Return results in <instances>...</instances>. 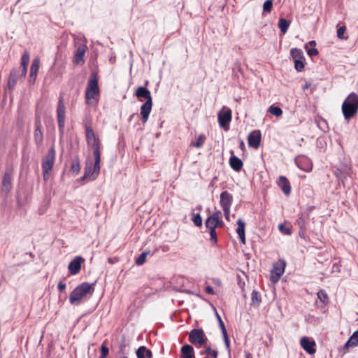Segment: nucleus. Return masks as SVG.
<instances>
[{
	"label": "nucleus",
	"mask_w": 358,
	"mask_h": 358,
	"mask_svg": "<svg viewBox=\"0 0 358 358\" xmlns=\"http://www.w3.org/2000/svg\"><path fill=\"white\" fill-rule=\"evenodd\" d=\"M94 291L92 284L83 282L78 285L70 294L69 301L71 304L78 306L84 298L88 294L92 295Z\"/></svg>",
	"instance_id": "nucleus-1"
},
{
	"label": "nucleus",
	"mask_w": 358,
	"mask_h": 358,
	"mask_svg": "<svg viewBox=\"0 0 358 358\" xmlns=\"http://www.w3.org/2000/svg\"><path fill=\"white\" fill-rule=\"evenodd\" d=\"M341 110L345 120L353 118L358 112V95L351 92L344 100Z\"/></svg>",
	"instance_id": "nucleus-2"
},
{
	"label": "nucleus",
	"mask_w": 358,
	"mask_h": 358,
	"mask_svg": "<svg viewBox=\"0 0 358 358\" xmlns=\"http://www.w3.org/2000/svg\"><path fill=\"white\" fill-rule=\"evenodd\" d=\"M99 95V89L98 86V80L94 74H92L88 81L85 99L87 105H95L98 102V96Z\"/></svg>",
	"instance_id": "nucleus-3"
},
{
	"label": "nucleus",
	"mask_w": 358,
	"mask_h": 358,
	"mask_svg": "<svg viewBox=\"0 0 358 358\" xmlns=\"http://www.w3.org/2000/svg\"><path fill=\"white\" fill-rule=\"evenodd\" d=\"M94 162L93 165V170L92 163H87L85 168V173L82 178V180L89 178L90 180H95L100 172V162H101V152L94 153Z\"/></svg>",
	"instance_id": "nucleus-4"
},
{
	"label": "nucleus",
	"mask_w": 358,
	"mask_h": 358,
	"mask_svg": "<svg viewBox=\"0 0 358 358\" xmlns=\"http://www.w3.org/2000/svg\"><path fill=\"white\" fill-rule=\"evenodd\" d=\"M85 127L87 143L93 148V154L101 152L100 140L96 137L92 127L85 124Z\"/></svg>",
	"instance_id": "nucleus-5"
},
{
	"label": "nucleus",
	"mask_w": 358,
	"mask_h": 358,
	"mask_svg": "<svg viewBox=\"0 0 358 358\" xmlns=\"http://www.w3.org/2000/svg\"><path fill=\"white\" fill-rule=\"evenodd\" d=\"M208 341L202 329H193L189 333V341L194 345H203Z\"/></svg>",
	"instance_id": "nucleus-6"
},
{
	"label": "nucleus",
	"mask_w": 358,
	"mask_h": 358,
	"mask_svg": "<svg viewBox=\"0 0 358 358\" xmlns=\"http://www.w3.org/2000/svg\"><path fill=\"white\" fill-rule=\"evenodd\" d=\"M286 266V262L284 259H280L277 262L273 264V269L271 273V281L273 283H276L279 281L281 275L285 272Z\"/></svg>",
	"instance_id": "nucleus-7"
},
{
	"label": "nucleus",
	"mask_w": 358,
	"mask_h": 358,
	"mask_svg": "<svg viewBox=\"0 0 358 358\" xmlns=\"http://www.w3.org/2000/svg\"><path fill=\"white\" fill-rule=\"evenodd\" d=\"M232 112L229 108L224 106L218 113V122L220 126L224 130L229 129V124L231 121Z\"/></svg>",
	"instance_id": "nucleus-8"
},
{
	"label": "nucleus",
	"mask_w": 358,
	"mask_h": 358,
	"mask_svg": "<svg viewBox=\"0 0 358 358\" xmlns=\"http://www.w3.org/2000/svg\"><path fill=\"white\" fill-rule=\"evenodd\" d=\"M221 211L218 210L213 213L210 217L206 220V227L209 229H215L217 227L222 225L221 220Z\"/></svg>",
	"instance_id": "nucleus-9"
},
{
	"label": "nucleus",
	"mask_w": 358,
	"mask_h": 358,
	"mask_svg": "<svg viewBox=\"0 0 358 358\" xmlns=\"http://www.w3.org/2000/svg\"><path fill=\"white\" fill-rule=\"evenodd\" d=\"M57 120H58V126L61 131H62L64 128L65 124V106L64 103V97L63 96H60L58 101V106L57 109Z\"/></svg>",
	"instance_id": "nucleus-10"
},
{
	"label": "nucleus",
	"mask_w": 358,
	"mask_h": 358,
	"mask_svg": "<svg viewBox=\"0 0 358 358\" xmlns=\"http://www.w3.org/2000/svg\"><path fill=\"white\" fill-rule=\"evenodd\" d=\"M55 158V151L53 148H50L43 159L42 169L45 172L52 169Z\"/></svg>",
	"instance_id": "nucleus-11"
},
{
	"label": "nucleus",
	"mask_w": 358,
	"mask_h": 358,
	"mask_svg": "<svg viewBox=\"0 0 358 358\" xmlns=\"http://www.w3.org/2000/svg\"><path fill=\"white\" fill-rule=\"evenodd\" d=\"M85 259L80 257H76L72 261L70 262L68 266V269L71 275L78 274L81 269V264L84 262Z\"/></svg>",
	"instance_id": "nucleus-12"
},
{
	"label": "nucleus",
	"mask_w": 358,
	"mask_h": 358,
	"mask_svg": "<svg viewBox=\"0 0 358 358\" xmlns=\"http://www.w3.org/2000/svg\"><path fill=\"white\" fill-rule=\"evenodd\" d=\"M87 50L85 44L80 45L74 55L73 62L78 65H83L85 63L84 56Z\"/></svg>",
	"instance_id": "nucleus-13"
},
{
	"label": "nucleus",
	"mask_w": 358,
	"mask_h": 358,
	"mask_svg": "<svg viewBox=\"0 0 358 358\" xmlns=\"http://www.w3.org/2000/svg\"><path fill=\"white\" fill-rule=\"evenodd\" d=\"M248 145L250 147L257 148L261 142V133L259 130H254L250 132L248 138Z\"/></svg>",
	"instance_id": "nucleus-14"
},
{
	"label": "nucleus",
	"mask_w": 358,
	"mask_h": 358,
	"mask_svg": "<svg viewBox=\"0 0 358 358\" xmlns=\"http://www.w3.org/2000/svg\"><path fill=\"white\" fill-rule=\"evenodd\" d=\"M300 343L303 349L308 354L313 355L315 353V342L313 340L304 336L301 338Z\"/></svg>",
	"instance_id": "nucleus-15"
},
{
	"label": "nucleus",
	"mask_w": 358,
	"mask_h": 358,
	"mask_svg": "<svg viewBox=\"0 0 358 358\" xmlns=\"http://www.w3.org/2000/svg\"><path fill=\"white\" fill-rule=\"evenodd\" d=\"M152 101L146 100L141 108V120L143 123H145L149 117L150 113L152 110Z\"/></svg>",
	"instance_id": "nucleus-16"
},
{
	"label": "nucleus",
	"mask_w": 358,
	"mask_h": 358,
	"mask_svg": "<svg viewBox=\"0 0 358 358\" xmlns=\"http://www.w3.org/2000/svg\"><path fill=\"white\" fill-rule=\"evenodd\" d=\"M34 141L37 145H41L43 142V135L41 130V124L40 117H36V128L34 130Z\"/></svg>",
	"instance_id": "nucleus-17"
},
{
	"label": "nucleus",
	"mask_w": 358,
	"mask_h": 358,
	"mask_svg": "<svg viewBox=\"0 0 358 358\" xmlns=\"http://www.w3.org/2000/svg\"><path fill=\"white\" fill-rule=\"evenodd\" d=\"M296 164L297 166L306 171V172H310L313 169V164L310 161L309 159L306 157H300L296 159Z\"/></svg>",
	"instance_id": "nucleus-18"
},
{
	"label": "nucleus",
	"mask_w": 358,
	"mask_h": 358,
	"mask_svg": "<svg viewBox=\"0 0 358 358\" xmlns=\"http://www.w3.org/2000/svg\"><path fill=\"white\" fill-rule=\"evenodd\" d=\"M233 202L232 195L227 191H224L220 194V203L222 208H231Z\"/></svg>",
	"instance_id": "nucleus-19"
},
{
	"label": "nucleus",
	"mask_w": 358,
	"mask_h": 358,
	"mask_svg": "<svg viewBox=\"0 0 358 358\" xmlns=\"http://www.w3.org/2000/svg\"><path fill=\"white\" fill-rule=\"evenodd\" d=\"M278 185L281 188L284 194L289 196L291 192L290 183L285 176H280L278 180Z\"/></svg>",
	"instance_id": "nucleus-20"
},
{
	"label": "nucleus",
	"mask_w": 358,
	"mask_h": 358,
	"mask_svg": "<svg viewBox=\"0 0 358 358\" xmlns=\"http://www.w3.org/2000/svg\"><path fill=\"white\" fill-rule=\"evenodd\" d=\"M11 181L12 178L10 173H9L8 172H6L3 175L2 180V191L5 192L6 193H8L10 191L12 188Z\"/></svg>",
	"instance_id": "nucleus-21"
},
{
	"label": "nucleus",
	"mask_w": 358,
	"mask_h": 358,
	"mask_svg": "<svg viewBox=\"0 0 358 358\" xmlns=\"http://www.w3.org/2000/svg\"><path fill=\"white\" fill-rule=\"evenodd\" d=\"M237 225H238V227L236 229V232L238 235L241 242L243 244H245V224L241 219H238L237 220Z\"/></svg>",
	"instance_id": "nucleus-22"
},
{
	"label": "nucleus",
	"mask_w": 358,
	"mask_h": 358,
	"mask_svg": "<svg viewBox=\"0 0 358 358\" xmlns=\"http://www.w3.org/2000/svg\"><path fill=\"white\" fill-rule=\"evenodd\" d=\"M182 358H194V352L192 345L185 344L181 348Z\"/></svg>",
	"instance_id": "nucleus-23"
},
{
	"label": "nucleus",
	"mask_w": 358,
	"mask_h": 358,
	"mask_svg": "<svg viewBox=\"0 0 358 358\" xmlns=\"http://www.w3.org/2000/svg\"><path fill=\"white\" fill-rule=\"evenodd\" d=\"M230 166L236 171H240L243 167V162L236 156H231L229 159Z\"/></svg>",
	"instance_id": "nucleus-24"
},
{
	"label": "nucleus",
	"mask_w": 358,
	"mask_h": 358,
	"mask_svg": "<svg viewBox=\"0 0 358 358\" xmlns=\"http://www.w3.org/2000/svg\"><path fill=\"white\" fill-rule=\"evenodd\" d=\"M39 65H40L39 59H34L31 64V66L30 74H29L30 79L31 80L32 79L34 81L36 78L37 73H38V71L39 69Z\"/></svg>",
	"instance_id": "nucleus-25"
},
{
	"label": "nucleus",
	"mask_w": 358,
	"mask_h": 358,
	"mask_svg": "<svg viewBox=\"0 0 358 358\" xmlns=\"http://www.w3.org/2000/svg\"><path fill=\"white\" fill-rule=\"evenodd\" d=\"M136 96L137 97H143V98H145L146 100H151L152 101V96H151V94H150V92L145 87H138L136 91Z\"/></svg>",
	"instance_id": "nucleus-26"
},
{
	"label": "nucleus",
	"mask_w": 358,
	"mask_h": 358,
	"mask_svg": "<svg viewBox=\"0 0 358 358\" xmlns=\"http://www.w3.org/2000/svg\"><path fill=\"white\" fill-rule=\"evenodd\" d=\"M358 345V329L355 331L344 345L345 348H353Z\"/></svg>",
	"instance_id": "nucleus-27"
},
{
	"label": "nucleus",
	"mask_w": 358,
	"mask_h": 358,
	"mask_svg": "<svg viewBox=\"0 0 358 358\" xmlns=\"http://www.w3.org/2000/svg\"><path fill=\"white\" fill-rule=\"evenodd\" d=\"M138 358H152V352L145 346H141L136 351Z\"/></svg>",
	"instance_id": "nucleus-28"
},
{
	"label": "nucleus",
	"mask_w": 358,
	"mask_h": 358,
	"mask_svg": "<svg viewBox=\"0 0 358 358\" xmlns=\"http://www.w3.org/2000/svg\"><path fill=\"white\" fill-rule=\"evenodd\" d=\"M262 301L261 294L259 292L253 290L251 294V305L258 307Z\"/></svg>",
	"instance_id": "nucleus-29"
},
{
	"label": "nucleus",
	"mask_w": 358,
	"mask_h": 358,
	"mask_svg": "<svg viewBox=\"0 0 358 358\" xmlns=\"http://www.w3.org/2000/svg\"><path fill=\"white\" fill-rule=\"evenodd\" d=\"M290 21L287 20L285 18H280L278 21V27L282 34H285L290 25Z\"/></svg>",
	"instance_id": "nucleus-30"
},
{
	"label": "nucleus",
	"mask_w": 358,
	"mask_h": 358,
	"mask_svg": "<svg viewBox=\"0 0 358 358\" xmlns=\"http://www.w3.org/2000/svg\"><path fill=\"white\" fill-rule=\"evenodd\" d=\"M308 215H305L304 213H301L299 215V218L296 220V223L301 230L306 229V220L308 219Z\"/></svg>",
	"instance_id": "nucleus-31"
},
{
	"label": "nucleus",
	"mask_w": 358,
	"mask_h": 358,
	"mask_svg": "<svg viewBox=\"0 0 358 358\" xmlns=\"http://www.w3.org/2000/svg\"><path fill=\"white\" fill-rule=\"evenodd\" d=\"M290 53L294 61L304 59L303 52L300 49L292 48Z\"/></svg>",
	"instance_id": "nucleus-32"
},
{
	"label": "nucleus",
	"mask_w": 358,
	"mask_h": 358,
	"mask_svg": "<svg viewBox=\"0 0 358 358\" xmlns=\"http://www.w3.org/2000/svg\"><path fill=\"white\" fill-rule=\"evenodd\" d=\"M17 81L16 69H13L9 75L8 79V87L9 88H13Z\"/></svg>",
	"instance_id": "nucleus-33"
},
{
	"label": "nucleus",
	"mask_w": 358,
	"mask_h": 358,
	"mask_svg": "<svg viewBox=\"0 0 358 358\" xmlns=\"http://www.w3.org/2000/svg\"><path fill=\"white\" fill-rule=\"evenodd\" d=\"M268 112L276 116V117H280L282 115V109L278 107V106H274V105H271L269 108H268Z\"/></svg>",
	"instance_id": "nucleus-34"
},
{
	"label": "nucleus",
	"mask_w": 358,
	"mask_h": 358,
	"mask_svg": "<svg viewBox=\"0 0 358 358\" xmlns=\"http://www.w3.org/2000/svg\"><path fill=\"white\" fill-rule=\"evenodd\" d=\"M205 140H206V136L204 135H203V134L199 135L198 136L196 141L192 143V145L195 148H199L203 145Z\"/></svg>",
	"instance_id": "nucleus-35"
},
{
	"label": "nucleus",
	"mask_w": 358,
	"mask_h": 358,
	"mask_svg": "<svg viewBox=\"0 0 358 358\" xmlns=\"http://www.w3.org/2000/svg\"><path fill=\"white\" fill-rule=\"evenodd\" d=\"M150 252L144 251L136 260V264L138 266L143 265L145 262L146 257Z\"/></svg>",
	"instance_id": "nucleus-36"
},
{
	"label": "nucleus",
	"mask_w": 358,
	"mask_h": 358,
	"mask_svg": "<svg viewBox=\"0 0 358 358\" xmlns=\"http://www.w3.org/2000/svg\"><path fill=\"white\" fill-rule=\"evenodd\" d=\"M80 170V163L78 160H73L71 166V171L75 174H78Z\"/></svg>",
	"instance_id": "nucleus-37"
},
{
	"label": "nucleus",
	"mask_w": 358,
	"mask_h": 358,
	"mask_svg": "<svg viewBox=\"0 0 358 358\" xmlns=\"http://www.w3.org/2000/svg\"><path fill=\"white\" fill-rule=\"evenodd\" d=\"M273 6V0H266L263 4V10L264 12L270 13Z\"/></svg>",
	"instance_id": "nucleus-38"
},
{
	"label": "nucleus",
	"mask_w": 358,
	"mask_h": 358,
	"mask_svg": "<svg viewBox=\"0 0 358 358\" xmlns=\"http://www.w3.org/2000/svg\"><path fill=\"white\" fill-rule=\"evenodd\" d=\"M29 62V55L28 52H24L22 57L21 67H27Z\"/></svg>",
	"instance_id": "nucleus-39"
},
{
	"label": "nucleus",
	"mask_w": 358,
	"mask_h": 358,
	"mask_svg": "<svg viewBox=\"0 0 358 358\" xmlns=\"http://www.w3.org/2000/svg\"><path fill=\"white\" fill-rule=\"evenodd\" d=\"M205 352L208 355H210L213 358H217L218 355V352L215 350H212L210 346L205 347Z\"/></svg>",
	"instance_id": "nucleus-40"
},
{
	"label": "nucleus",
	"mask_w": 358,
	"mask_h": 358,
	"mask_svg": "<svg viewBox=\"0 0 358 358\" xmlns=\"http://www.w3.org/2000/svg\"><path fill=\"white\" fill-rule=\"evenodd\" d=\"M192 222L197 227H201L202 225V218L200 214H194L192 217Z\"/></svg>",
	"instance_id": "nucleus-41"
},
{
	"label": "nucleus",
	"mask_w": 358,
	"mask_h": 358,
	"mask_svg": "<svg viewBox=\"0 0 358 358\" xmlns=\"http://www.w3.org/2000/svg\"><path fill=\"white\" fill-rule=\"evenodd\" d=\"M318 299L323 303H325L328 300L327 294L324 290H320L317 292Z\"/></svg>",
	"instance_id": "nucleus-42"
},
{
	"label": "nucleus",
	"mask_w": 358,
	"mask_h": 358,
	"mask_svg": "<svg viewBox=\"0 0 358 358\" xmlns=\"http://www.w3.org/2000/svg\"><path fill=\"white\" fill-rule=\"evenodd\" d=\"M109 349L103 343L101 346V355L99 358H106L108 355Z\"/></svg>",
	"instance_id": "nucleus-43"
},
{
	"label": "nucleus",
	"mask_w": 358,
	"mask_h": 358,
	"mask_svg": "<svg viewBox=\"0 0 358 358\" xmlns=\"http://www.w3.org/2000/svg\"><path fill=\"white\" fill-rule=\"evenodd\" d=\"M304 59L296 60L294 62V67L297 71H301L304 69Z\"/></svg>",
	"instance_id": "nucleus-44"
},
{
	"label": "nucleus",
	"mask_w": 358,
	"mask_h": 358,
	"mask_svg": "<svg viewBox=\"0 0 358 358\" xmlns=\"http://www.w3.org/2000/svg\"><path fill=\"white\" fill-rule=\"evenodd\" d=\"M346 30V27L345 26H342L339 27L337 30V36L338 38L341 39H345L347 38V37L344 36L345 31Z\"/></svg>",
	"instance_id": "nucleus-45"
},
{
	"label": "nucleus",
	"mask_w": 358,
	"mask_h": 358,
	"mask_svg": "<svg viewBox=\"0 0 358 358\" xmlns=\"http://www.w3.org/2000/svg\"><path fill=\"white\" fill-rule=\"evenodd\" d=\"M278 229L282 233L286 235H290L292 234L291 229L289 228H286L283 224H279Z\"/></svg>",
	"instance_id": "nucleus-46"
},
{
	"label": "nucleus",
	"mask_w": 358,
	"mask_h": 358,
	"mask_svg": "<svg viewBox=\"0 0 358 358\" xmlns=\"http://www.w3.org/2000/svg\"><path fill=\"white\" fill-rule=\"evenodd\" d=\"M216 317L217 318V320L219 322V326L221 329L222 333L226 334L227 330H226L223 321L222 320L221 317L219 315V314L217 313H216Z\"/></svg>",
	"instance_id": "nucleus-47"
},
{
	"label": "nucleus",
	"mask_w": 358,
	"mask_h": 358,
	"mask_svg": "<svg viewBox=\"0 0 358 358\" xmlns=\"http://www.w3.org/2000/svg\"><path fill=\"white\" fill-rule=\"evenodd\" d=\"M209 231L210 235V241L213 242L214 244H216L217 242V238L215 229H210Z\"/></svg>",
	"instance_id": "nucleus-48"
},
{
	"label": "nucleus",
	"mask_w": 358,
	"mask_h": 358,
	"mask_svg": "<svg viewBox=\"0 0 358 358\" xmlns=\"http://www.w3.org/2000/svg\"><path fill=\"white\" fill-rule=\"evenodd\" d=\"M222 335H223V337H224V341L225 345H226L227 348L228 350H229V348H230V343H229V337H228L227 331H226V334L222 333Z\"/></svg>",
	"instance_id": "nucleus-49"
},
{
	"label": "nucleus",
	"mask_w": 358,
	"mask_h": 358,
	"mask_svg": "<svg viewBox=\"0 0 358 358\" xmlns=\"http://www.w3.org/2000/svg\"><path fill=\"white\" fill-rule=\"evenodd\" d=\"M308 55L309 56H315L318 55V50L316 48H311L308 50Z\"/></svg>",
	"instance_id": "nucleus-50"
},
{
	"label": "nucleus",
	"mask_w": 358,
	"mask_h": 358,
	"mask_svg": "<svg viewBox=\"0 0 358 358\" xmlns=\"http://www.w3.org/2000/svg\"><path fill=\"white\" fill-rule=\"evenodd\" d=\"M226 220H229L230 208H222Z\"/></svg>",
	"instance_id": "nucleus-51"
},
{
	"label": "nucleus",
	"mask_w": 358,
	"mask_h": 358,
	"mask_svg": "<svg viewBox=\"0 0 358 358\" xmlns=\"http://www.w3.org/2000/svg\"><path fill=\"white\" fill-rule=\"evenodd\" d=\"M66 289V284L62 281H60L59 283H58V289L60 291V292H63Z\"/></svg>",
	"instance_id": "nucleus-52"
},
{
	"label": "nucleus",
	"mask_w": 358,
	"mask_h": 358,
	"mask_svg": "<svg viewBox=\"0 0 358 358\" xmlns=\"http://www.w3.org/2000/svg\"><path fill=\"white\" fill-rule=\"evenodd\" d=\"M205 290L209 294H215L213 288L212 287H210V286H207L205 288Z\"/></svg>",
	"instance_id": "nucleus-53"
},
{
	"label": "nucleus",
	"mask_w": 358,
	"mask_h": 358,
	"mask_svg": "<svg viewBox=\"0 0 358 358\" xmlns=\"http://www.w3.org/2000/svg\"><path fill=\"white\" fill-rule=\"evenodd\" d=\"M21 71H22V73H21V75L20 76L21 77H24L27 74V68L24 66V67H21Z\"/></svg>",
	"instance_id": "nucleus-54"
},
{
	"label": "nucleus",
	"mask_w": 358,
	"mask_h": 358,
	"mask_svg": "<svg viewBox=\"0 0 358 358\" xmlns=\"http://www.w3.org/2000/svg\"><path fill=\"white\" fill-rule=\"evenodd\" d=\"M49 171H47L45 172V171H43V179H44V180H48L49 176H50V175H49Z\"/></svg>",
	"instance_id": "nucleus-55"
},
{
	"label": "nucleus",
	"mask_w": 358,
	"mask_h": 358,
	"mask_svg": "<svg viewBox=\"0 0 358 358\" xmlns=\"http://www.w3.org/2000/svg\"><path fill=\"white\" fill-rule=\"evenodd\" d=\"M214 282L217 285H221V281L219 279L214 280Z\"/></svg>",
	"instance_id": "nucleus-56"
},
{
	"label": "nucleus",
	"mask_w": 358,
	"mask_h": 358,
	"mask_svg": "<svg viewBox=\"0 0 358 358\" xmlns=\"http://www.w3.org/2000/svg\"><path fill=\"white\" fill-rule=\"evenodd\" d=\"M309 43L311 46H313V47L316 45V42L315 41H311L309 42Z\"/></svg>",
	"instance_id": "nucleus-57"
},
{
	"label": "nucleus",
	"mask_w": 358,
	"mask_h": 358,
	"mask_svg": "<svg viewBox=\"0 0 358 358\" xmlns=\"http://www.w3.org/2000/svg\"><path fill=\"white\" fill-rule=\"evenodd\" d=\"M245 358H252V356L250 353H247L245 355Z\"/></svg>",
	"instance_id": "nucleus-58"
},
{
	"label": "nucleus",
	"mask_w": 358,
	"mask_h": 358,
	"mask_svg": "<svg viewBox=\"0 0 358 358\" xmlns=\"http://www.w3.org/2000/svg\"><path fill=\"white\" fill-rule=\"evenodd\" d=\"M309 87H310V84H309V85L306 84V85L303 87V90H306V89H308Z\"/></svg>",
	"instance_id": "nucleus-59"
},
{
	"label": "nucleus",
	"mask_w": 358,
	"mask_h": 358,
	"mask_svg": "<svg viewBox=\"0 0 358 358\" xmlns=\"http://www.w3.org/2000/svg\"><path fill=\"white\" fill-rule=\"evenodd\" d=\"M200 355H201V356H203V355H206V353L205 352V350H204V351H201V352H200Z\"/></svg>",
	"instance_id": "nucleus-60"
}]
</instances>
